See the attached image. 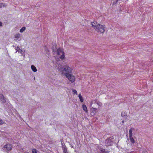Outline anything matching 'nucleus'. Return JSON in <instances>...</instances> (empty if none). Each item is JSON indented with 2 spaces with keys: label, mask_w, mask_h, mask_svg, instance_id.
Returning <instances> with one entry per match:
<instances>
[{
  "label": "nucleus",
  "mask_w": 153,
  "mask_h": 153,
  "mask_svg": "<svg viewBox=\"0 0 153 153\" xmlns=\"http://www.w3.org/2000/svg\"><path fill=\"white\" fill-rule=\"evenodd\" d=\"M62 55L60 56L59 57V58L63 60L65 58V53L64 52L62 51Z\"/></svg>",
  "instance_id": "nucleus-14"
},
{
  "label": "nucleus",
  "mask_w": 153,
  "mask_h": 153,
  "mask_svg": "<svg viewBox=\"0 0 153 153\" xmlns=\"http://www.w3.org/2000/svg\"><path fill=\"white\" fill-rule=\"evenodd\" d=\"M32 153H37L36 150L33 149L32 150Z\"/></svg>",
  "instance_id": "nucleus-26"
},
{
  "label": "nucleus",
  "mask_w": 153,
  "mask_h": 153,
  "mask_svg": "<svg viewBox=\"0 0 153 153\" xmlns=\"http://www.w3.org/2000/svg\"><path fill=\"white\" fill-rule=\"evenodd\" d=\"M95 114H96V113L94 112H93L92 111L91 112V115L94 116Z\"/></svg>",
  "instance_id": "nucleus-29"
},
{
  "label": "nucleus",
  "mask_w": 153,
  "mask_h": 153,
  "mask_svg": "<svg viewBox=\"0 0 153 153\" xmlns=\"http://www.w3.org/2000/svg\"><path fill=\"white\" fill-rule=\"evenodd\" d=\"M118 1L119 0H116V1H114L113 2V5H115V6H116Z\"/></svg>",
  "instance_id": "nucleus-23"
},
{
  "label": "nucleus",
  "mask_w": 153,
  "mask_h": 153,
  "mask_svg": "<svg viewBox=\"0 0 153 153\" xmlns=\"http://www.w3.org/2000/svg\"><path fill=\"white\" fill-rule=\"evenodd\" d=\"M31 68L32 70L34 72H36L37 71L36 68L33 65L31 66Z\"/></svg>",
  "instance_id": "nucleus-11"
},
{
  "label": "nucleus",
  "mask_w": 153,
  "mask_h": 153,
  "mask_svg": "<svg viewBox=\"0 0 153 153\" xmlns=\"http://www.w3.org/2000/svg\"><path fill=\"white\" fill-rule=\"evenodd\" d=\"M114 140V139L113 136L107 138L105 141L106 146H109L113 145Z\"/></svg>",
  "instance_id": "nucleus-1"
},
{
  "label": "nucleus",
  "mask_w": 153,
  "mask_h": 153,
  "mask_svg": "<svg viewBox=\"0 0 153 153\" xmlns=\"http://www.w3.org/2000/svg\"><path fill=\"white\" fill-rule=\"evenodd\" d=\"M62 145L63 153H68L67 152V147L65 144H64V145H63V144H62Z\"/></svg>",
  "instance_id": "nucleus-8"
},
{
  "label": "nucleus",
  "mask_w": 153,
  "mask_h": 153,
  "mask_svg": "<svg viewBox=\"0 0 153 153\" xmlns=\"http://www.w3.org/2000/svg\"><path fill=\"white\" fill-rule=\"evenodd\" d=\"M78 97L80 101L81 102H83L84 101L83 98L80 94L79 95Z\"/></svg>",
  "instance_id": "nucleus-15"
},
{
  "label": "nucleus",
  "mask_w": 153,
  "mask_h": 153,
  "mask_svg": "<svg viewBox=\"0 0 153 153\" xmlns=\"http://www.w3.org/2000/svg\"><path fill=\"white\" fill-rule=\"evenodd\" d=\"M20 34L19 33H18L16 34L15 35L14 37L18 39L20 37Z\"/></svg>",
  "instance_id": "nucleus-21"
},
{
  "label": "nucleus",
  "mask_w": 153,
  "mask_h": 153,
  "mask_svg": "<svg viewBox=\"0 0 153 153\" xmlns=\"http://www.w3.org/2000/svg\"><path fill=\"white\" fill-rule=\"evenodd\" d=\"M82 108L83 110L85 111V113H87L88 112L87 108L86 105L85 104L82 105Z\"/></svg>",
  "instance_id": "nucleus-9"
},
{
  "label": "nucleus",
  "mask_w": 153,
  "mask_h": 153,
  "mask_svg": "<svg viewBox=\"0 0 153 153\" xmlns=\"http://www.w3.org/2000/svg\"><path fill=\"white\" fill-rule=\"evenodd\" d=\"M72 92L74 94H76V95L77 94V93L75 89H73L72 90Z\"/></svg>",
  "instance_id": "nucleus-25"
},
{
  "label": "nucleus",
  "mask_w": 153,
  "mask_h": 153,
  "mask_svg": "<svg viewBox=\"0 0 153 153\" xmlns=\"http://www.w3.org/2000/svg\"><path fill=\"white\" fill-rule=\"evenodd\" d=\"M45 50L46 51H48V52H49V50H48V48H47L46 46H45Z\"/></svg>",
  "instance_id": "nucleus-30"
},
{
  "label": "nucleus",
  "mask_w": 153,
  "mask_h": 153,
  "mask_svg": "<svg viewBox=\"0 0 153 153\" xmlns=\"http://www.w3.org/2000/svg\"><path fill=\"white\" fill-rule=\"evenodd\" d=\"M62 51H61V50L60 49H58L57 50L56 53L58 55H60V53H62Z\"/></svg>",
  "instance_id": "nucleus-19"
},
{
  "label": "nucleus",
  "mask_w": 153,
  "mask_h": 153,
  "mask_svg": "<svg viewBox=\"0 0 153 153\" xmlns=\"http://www.w3.org/2000/svg\"><path fill=\"white\" fill-rule=\"evenodd\" d=\"M134 130V128H131L129 130H131L132 131V130Z\"/></svg>",
  "instance_id": "nucleus-31"
},
{
  "label": "nucleus",
  "mask_w": 153,
  "mask_h": 153,
  "mask_svg": "<svg viewBox=\"0 0 153 153\" xmlns=\"http://www.w3.org/2000/svg\"><path fill=\"white\" fill-rule=\"evenodd\" d=\"M2 6L4 7H6L7 6V5L4 3H0V8H1Z\"/></svg>",
  "instance_id": "nucleus-17"
},
{
  "label": "nucleus",
  "mask_w": 153,
  "mask_h": 153,
  "mask_svg": "<svg viewBox=\"0 0 153 153\" xmlns=\"http://www.w3.org/2000/svg\"><path fill=\"white\" fill-rule=\"evenodd\" d=\"M131 153L130 152V153Z\"/></svg>",
  "instance_id": "nucleus-36"
},
{
  "label": "nucleus",
  "mask_w": 153,
  "mask_h": 153,
  "mask_svg": "<svg viewBox=\"0 0 153 153\" xmlns=\"http://www.w3.org/2000/svg\"><path fill=\"white\" fill-rule=\"evenodd\" d=\"M105 29V25H101L99 24L97 27L95 28V30L98 33H102L104 32Z\"/></svg>",
  "instance_id": "nucleus-2"
},
{
  "label": "nucleus",
  "mask_w": 153,
  "mask_h": 153,
  "mask_svg": "<svg viewBox=\"0 0 153 153\" xmlns=\"http://www.w3.org/2000/svg\"><path fill=\"white\" fill-rule=\"evenodd\" d=\"M19 47L18 46V47H17V48L16 49V52L17 51H18V48L19 49Z\"/></svg>",
  "instance_id": "nucleus-32"
},
{
  "label": "nucleus",
  "mask_w": 153,
  "mask_h": 153,
  "mask_svg": "<svg viewBox=\"0 0 153 153\" xmlns=\"http://www.w3.org/2000/svg\"><path fill=\"white\" fill-rule=\"evenodd\" d=\"M66 65H65V66H64V69H62V74L63 75H64V73H66L65 72H66Z\"/></svg>",
  "instance_id": "nucleus-13"
},
{
  "label": "nucleus",
  "mask_w": 153,
  "mask_h": 153,
  "mask_svg": "<svg viewBox=\"0 0 153 153\" xmlns=\"http://www.w3.org/2000/svg\"><path fill=\"white\" fill-rule=\"evenodd\" d=\"M26 27H22L20 30V32L21 33H22L25 30Z\"/></svg>",
  "instance_id": "nucleus-20"
},
{
  "label": "nucleus",
  "mask_w": 153,
  "mask_h": 153,
  "mask_svg": "<svg viewBox=\"0 0 153 153\" xmlns=\"http://www.w3.org/2000/svg\"><path fill=\"white\" fill-rule=\"evenodd\" d=\"M0 100L3 103L6 102V99L2 94H0Z\"/></svg>",
  "instance_id": "nucleus-7"
},
{
  "label": "nucleus",
  "mask_w": 153,
  "mask_h": 153,
  "mask_svg": "<svg viewBox=\"0 0 153 153\" xmlns=\"http://www.w3.org/2000/svg\"><path fill=\"white\" fill-rule=\"evenodd\" d=\"M100 103V104H101L100 105V104H99V103H97V105H100V106H101L102 103Z\"/></svg>",
  "instance_id": "nucleus-34"
},
{
  "label": "nucleus",
  "mask_w": 153,
  "mask_h": 153,
  "mask_svg": "<svg viewBox=\"0 0 153 153\" xmlns=\"http://www.w3.org/2000/svg\"><path fill=\"white\" fill-rule=\"evenodd\" d=\"M98 149L100 150V153H109V152L105 149H103L101 147L98 146L97 147Z\"/></svg>",
  "instance_id": "nucleus-5"
},
{
  "label": "nucleus",
  "mask_w": 153,
  "mask_h": 153,
  "mask_svg": "<svg viewBox=\"0 0 153 153\" xmlns=\"http://www.w3.org/2000/svg\"><path fill=\"white\" fill-rule=\"evenodd\" d=\"M122 122L123 124L124 123V120H123Z\"/></svg>",
  "instance_id": "nucleus-35"
},
{
  "label": "nucleus",
  "mask_w": 153,
  "mask_h": 153,
  "mask_svg": "<svg viewBox=\"0 0 153 153\" xmlns=\"http://www.w3.org/2000/svg\"><path fill=\"white\" fill-rule=\"evenodd\" d=\"M12 146L11 145L8 144L4 145L3 147V149L4 152H8L12 150Z\"/></svg>",
  "instance_id": "nucleus-4"
},
{
  "label": "nucleus",
  "mask_w": 153,
  "mask_h": 153,
  "mask_svg": "<svg viewBox=\"0 0 153 153\" xmlns=\"http://www.w3.org/2000/svg\"><path fill=\"white\" fill-rule=\"evenodd\" d=\"M66 72L71 73V68L68 66L66 65Z\"/></svg>",
  "instance_id": "nucleus-12"
},
{
  "label": "nucleus",
  "mask_w": 153,
  "mask_h": 153,
  "mask_svg": "<svg viewBox=\"0 0 153 153\" xmlns=\"http://www.w3.org/2000/svg\"><path fill=\"white\" fill-rule=\"evenodd\" d=\"M4 123V122L2 121L0 119V125H2Z\"/></svg>",
  "instance_id": "nucleus-28"
},
{
  "label": "nucleus",
  "mask_w": 153,
  "mask_h": 153,
  "mask_svg": "<svg viewBox=\"0 0 153 153\" xmlns=\"http://www.w3.org/2000/svg\"><path fill=\"white\" fill-rule=\"evenodd\" d=\"M121 116L123 117L127 118V114L126 112L123 111L121 114Z\"/></svg>",
  "instance_id": "nucleus-10"
},
{
  "label": "nucleus",
  "mask_w": 153,
  "mask_h": 153,
  "mask_svg": "<svg viewBox=\"0 0 153 153\" xmlns=\"http://www.w3.org/2000/svg\"><path fill=\"white\" fill-rule=\"evenodd\" d=\"M129 140L132 143L134 144L135 143V140L132 137H129Z\"/></svg>",
  "instance_id": "nucleus-16"
},
{
  "label": "nucleus",
  "mask_w": 153,
  "mask_h": 153,
  "mask_svg": "<svg viewBox=\"0 0 153 153\" xmlns=\"http://www.w3.org/2000/svg\"><path fill=\"white\" fill-rule=\"evenodd\" d=\"M99 23L97 22L96 21H94V22H91V25L93 28L95 30V28L97 27L99 25Z\"/></svg>",
  "instance_id": "nucleus-6"
},
{
  "label": "nucleus",
  "mask_w": 153,
  "mask_h": 153,
  "mask_svg": "<svg viewBox=\"0 0 153 153\" xmlns=\"http://www.w3.org/2000/svg\"><path fill=\"white\" fill-rule=\"evenodd\" d=\"M56 45H55L54 46V45H53L52 46V49L53 52H56V50L57 49V48H56Z\"/></svg>",
  "instance_id": "nucleus-18"
},
{
  "label": "nucleus",
  "mask_w": 153,
  "mask_h": 153,
  "mask_svg": "<svg viewBox=\"0 0 153 153\" xmlns=\"http://www.w3.org/2000/svg\"><path fill=\"white\" fill-rule=\"evenodd\" d=\"M64 75L71 82H73L75 81V77L72 74L68 73H65Z\"/></svg>",
  "instance_id": "nucleus-3"
},
{
  "label": "nucleus",
  "mask_w": 153,
  "mask_h": 153,
  "mask_svg": "<svg viewBox=\"0 0 153 153\" xmlns=\"http://www.w3.org/2000/svg\"><path fill=\"white\" fill-rule=\"evenodd\" d=\"M97 110V108L92 107V108L91 111H92L94 112L95 113H96Z\"/></svg>",
  "instance_id": "nucleus-22"
},
{
  "label": "nucleus",
  "mask_w": 153,
  "mask_h": 153,
  "mask_svg": "<svg viewBox=\"0 0 153 153\" xmlns=\"http://www.w3.org/2000/svg\"><path fill=\"white\" fill-rule=\"evenodd\" d=\"M132 136V131L131 130L129 131V137Z\"/></svg>",
  "instance_id": "nucleus-24"
},
{
  "label": "nucleus",
  "mask_w": 153,
  "mask_h": 153,
  "mask_svg": "<svg viewBox=\"0 0 153 153\" xmlns=\"http://www.w3.org/2000/svg\"><path fill=\"white\" fill-rule=\"evenodd\" d=\"M18 52L19 53H20L21 54H22V52H23V51L21 49H20V48H19V49L18 51Z\"/></svg>",
  "instance_id": "nucleus-27"
},
{
  "label": "nucleus",
  "mask_w": 153,
  "mask_h": 153,
  "mask_svg": "<svg viewBox=\"0 0 153 153\" xmlns=\"http://www.w3.org/2000/svg\"><path fill=\"white\" fill-rule=\"evenodd\" d=\"M2 25V23L0 22V26H1Z\"/></svg>",
  "instance_id": "nucleus-33"
}]
</instances>
